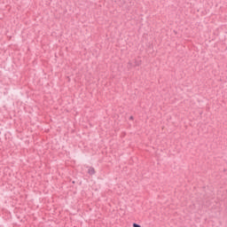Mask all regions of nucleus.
I'll return each mask as SVG.
<instances>
[{"instance_id": "nucleus-1", "label": "nucleus", "mask_w": 227, "mask_h": 227, "mask_svg": "<svg viewBox=\"0 0 227 227\" xmlns=\"http://www.w3.org/2000/svg\"><path fill=\"white\" fill-rule=\"evenodd\" d=\"M88 173H89V175H95V168H89Z\"/></svg>"}, {"instance_id": "nucleus-2", "label": "nucleus", "mask_w": 227, "mask_h": 227, "mask_svg": "<svg viewBox=\"0 0 227 227\" xmlns=\"http://www.w3.org/2000/svg\"><path fill=\"white\" fill-rule=\"evenodd\" d=\"M133 227H141V225H139L137 223H133Z\"/></svg>"}]
</instances>
